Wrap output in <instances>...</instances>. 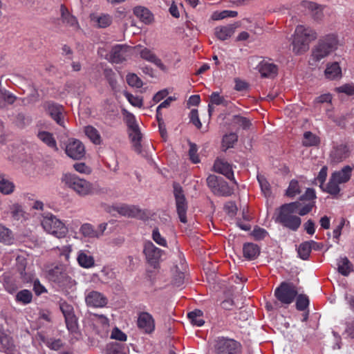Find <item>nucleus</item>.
Listing matches in <instances>:
<instances>
[{
    "label": "nucleus",
    "instance_id": "nucleus-1",
    "mask_svg": "<svg viewBox=\"0 0 354 354\" xmlns=\"http://www.w3.org/2000/svg\"><path fill=\"white\" fill-rule=\"evenodd\" d=\"M317 38L316 32L309 27L299 25L296 27L292 42V50L297 55L306 53L310 43Z\"/></svg>",
    "mask_w": 354,
    "mask_h": 354
},
{
    "label": "nucleus",
    "instance_id": "nucleus-2",
    "mask_svg": "<svg viewBox=\"0 0 354 354\" xmlns=\"http://www.w3.org/2000/svg\"><path fill=\"white\" fill-rule=\"evenodd\" d=\"M338 46V39L335 35H328L320 39L312 50L310 64H315L335 51Z\"/></svg>",
    "mask_w": 354,
    "mask_h": 354
},
{
    "label": "nucleus",
    "instance_id": "nucleus-3",
    "mask_svg": "<svg viewBox=\"0 0 354 354\" xmlns=\"http://www.w3.org/2000/svg\"><path fill=\"white\" fill-rule=\"evenodd\" d=\"M298 207V202L283 205L279 209L276 221L292 231L297 230L301 223V218L296 215Z\"/></svg>",
    "mask_w": 354,
    "mask_h": 354
},
{
    "label": "nucleus",
    "instance_id": "nucleus-4",
    "mask_svg": "<svg viewBox=\"0 0 354 354\" xmlns=\"http://www.w3.org/2000/svg\"><path fill=\"white\" fill-rule=\"evenodd\" d=\"M62 181L80 196H86L94 192L93 184L85 179L80 178L76 174H65L62 178Z\"/></svg>",
    "mask_w": 354,
    "mask_h": 354
},
{
    "label": "nucleus",
    "instance_id": "nucleus-5",
    "mask_svg": "<svg viewBox=\"0 0 354 354\" xmlns=\"http://www.w3.org/2000/svg\"><path fill=\"white\" fill-rule=\"evenodd\" d=\"M44 230L53 236L62 239L66 236L68 228L65 224L53 214H46L41 221Z\"/></svg>",
    "mask_w": 354,
    "mask_h": 354
},
{
    "label": "nucleus",
    "instance_id": "nucleus-6",
    "mask_svg": "<svg viewBox=\"0 0 354 354\" xmlns=\"http://www.w3.org/2000/svg\"><path fill=\"white\" fill-rule=\"evenodd\" d=\"M215 354H241L242 346L240 342L227 337H218L214 344Z\"/></svg>",
    "mask_w": 354,
    "mask_h": 354
},
{
    "label": "nucleus",
    "instance_id": "nucleus-7",
    "mask_svg": "<svg viewBox=\"0 0 354 354\" xmlns=\"http://www.w3.org/2000/svg\"><path fill=\"white\" fill-rule=\"evenodd\" d=\"M298 291L292 283L283 282L274 290V296L283 305H289L293 302Z\"/></svg>",
    "mask_w": 354,
    "mask_h": 354
},
{
    "label": "nucleus",
    "instance_id": "nucleus-8",
    "mask_svg": "<svg viewBox=\"0 0 354 354\" xmlns=\"http://www.w3.org/2000/svg\"><path fill=\"white\" fill-rule=\"evenodd\" d=\"M143 253L147 261L153 268H156L165 252L157 248L151 241H145L143 245Z\"/></svg>",
    "mask_w": 354,
    "mask_h": 354
},
{
    "label": "nucleus",
    "instance_id": "nucleus-9",
    "mask_svg": "<svg viewBox=\"0 0 354 354\" xmlns=\"http://www.w3.org/2000/svg\"><path fill=\"white\" fill-rule=\"evenodd\" d=\"M174 194L179 219L180 222L186 223L187 203L181 187L177 184L174 185Z\"/></svg>",
    "mask_w": 354,
    "mask_h": 354
},
{
    "label": "nucleus",
    "instance_id": "nucleus-10",
    "mask_svg": "<svg viewBox=\"0 0 354 354\" xmlns=\"http://www.w3.org/2000/svg\"><path fill=\"white\" fill-rule=\"evenodd\" d=\"M133 53V47L127 45H115L112 47L109 55L110 62L115 64L122 63Z\"/></svg>",
    "mask_w": 354,
    "mask_h": 354
},
{
    "label": "nucleus",
    "instance_id": "nucleus-11",
    "mask_svg": "<svg viewBox=\"0 0 354 354\" xmlns=\"http://www.w3.org/2000/svg\"><path fill=\"white\" fill-rule=\"evenodd\" d=\"M134 50L139 53L141 58L149 62L153 63L160 70L162 71H167L168 68L166 65L163 64L162 60L151 49L145 47L142 48L140 46H136L133 47V51Z\"/></svg>",
    "mask_w": 354,
    "mask_h": 354
},
{
    "label": "nucleus",
    "instance_id": "nucleus-12",
    "mask_svg": "<svg viewBox=\"0 0 354 354\" xmlns=\"http://www.w3.org/2000/svg\"><path fill=\"white\" fill-rule=\"evenodd\" d=\"M85 302L87 306L103 308L106 306L108 299L102 293L95 290H87L85 292Z\"/></svg>",
    "mask_w": 354,
    "mask_h": 354
},
{
    "label": "nucleus",
    "instance_id": "nucleus-13",
    "mask_svg": "<svg viewBox=\"0 0 354 354\" xmlns=\"http://www.w3.org/2000/svg\"><path fill=\"white\" fill-rule=\"evenodd\" d=\"M65 151L68 156L75 160L81 159L85 154L84 145L76 139L68 140Z\"/></svg>",
    "mask_w": 354,
    "mask_h": 354
},
{
    "label": "nucleus",
    "instance_id": "nucleus-14",
    "mask_svg": "<svg viewBox=\"0 0 354 354\" xmlns=\"http://www.w3.org/2000/svg\"><path fill=\"white\" fill-rule=\"evenodd\" d=\"M107 224L105 223L100 224L97 229L89 223H84L80 227L81 234L86 238H99L104 234L106 229Z\"/></svg>",
    "mask_w": 354,
    "mask_h": 354
},
{
    "label": "nucleus",
    "instance_id": "nucleus-15",
    "mask_svg": "<svg viewBox=\"0 0 354 354\" xmlns=\"http://www.w3.org/2000/svg\"><path fill=\"white\" fill-rule=\"evenodd\" d=\"M90 319L93 322V324L98 334L101 336H104L107 334L109 328V321L106 316L103 315L91 314Z\"/></svg>",
    "mask_w": 354,
    "mask_h": 354
},
{
    "label": "nucleus",
    "instance_id": "nucleus-16",
    "mask_svg": "<svg viewBox=\"0 0 354 354\" xmlns=\"http://www.w3.org/2000/svg\"><path fill=\"white\" fill-rule=\"evenodd\" d=\"M60 17L62 23L73 31L80 29L79 23L75 16L71 14L68 8L64 6H60Z\"/></svg>",
    "mask_w": 354,
    "mask_h": 354
},
{
    "label": "nucleus",
    "instance_id": "nucleus-17",
    "mask_svg": "<svg viewBox=\"0 0 354 354\" xmlns=\"http://www.w3.org/2000/svg\"><path fill=\"white\" fill-rule=\"evenodd\" d=\"M43 108L60 126H64L62 106L52 102H46L43 104Z\"/></svg>",
    "mask_w": 354,
    "mask_h": 354
},
{
    "label": "nucleus",
    "instance_id": "nucleus-18",
    "mask_svg": "<svg viewBox=\"0 0 354 354\" xmlns=\"http://www.w3.org/2000/svg\"><path fill=\"white\" fill-rule=\"evenodd\" d=\"M138 326L145 333H151L155 329V322L151 314L140 313L138 318Z\"/></svg>",
    "mask_w": 354,
    "mask_h": 354
},
{
    "label": "nucleus",
    "instance_id": "nucleus-19",
    "mask_svg": "<svg viewBox=\"0 0 354 354\" xmlns=\"http://www.w3.org/2000/svg\"><path fill=\"white\" fill-rule=\"evenodd\" d=\"M257 68L263 77L272 78L278 73L277 66L270 60H262L257 66Z\"/></svg>",
    "mask_w": 354,
    "mask_h": 354
},
{
    "label": "nucleus",
    "instance_id": "nucleus-20",
    "mask_svg": "<svg viewBox=\"0 0 354 354\" xmlns=\"http://www.w3.org/2000/svg\"><path fill=\"white\" fill-rule=\"evenodd\" d=\"M53 280L66 291H73L75 289L76 281L66 273L60 272L59 275H53Z\"/></svg>",
    "mask_w": 354,
    "mask_h": 354
},
{
    "label": "nucleus",
    "instance_id": "nucleus-21",
    "mask_svg": "<svg viewBox=\"0 0 354 354\" xmlns=\"http://www.w3.org/2000/svg\"><path fill=\"white\" fill-rule=\"evenodd\" d=\"M214 169L216 172L224 175L228 179L232 180L235 184L236 182L234 178V173L232 166L223 160L218 159L214 164Z\"/></svg>",
    "mask_w": 354,
    "mask_h": 354
},
{
    "label": "nucleus",
    "instance_id": "nucleus-22",
    "mask_svg": "<svg viewBox=\"0 0 354 354\" xmlns=\"http://www.w3.org/2000/svg\"><path fill=\"white\" fill-rule=\"evenodd\" d=\"M115 209L121 215L127 217H140L142 216L141 210L135 205L126 204L118 205L115 207Z\"/></svg>",
    "mask_w": 354,
    "mask_h": 354
},
{
    "label": "nucleus",
    "instance_id": "nucleus-23",
    "mask_svg": "<svg viewBox=\"0 0 354 354\" xmlns=\"http://www.w3.org/2000/svg\"><path fill=\"white\" fill-rule=\"evenodd\" d=\"M349 156L348 149L346 145H338L330 153V158L335 162H339Z\"/></svg>",
    "mask_w": 354,
    "mask_h": 354
},
{
    "label": "nucleus",
    "instance_id": "nucleus-24",
    "mask_svg": "<svg viewBox=\"0 0 354 354\" xmlns=\"http://www.w3.org/2000/svg\"><path fill=\"white\" fill-rule=\"evenodd\" d=\"M353 167L349 165L344 166L341 170L335 171L332 176L335 180H337L340 184L348 182L351 176Z\"/></svg>",
    "mask_w": 354,
    "mask_h": 354
},
{
    "label": "nucleus",
    "instance_id": "nucleus-25",
    "mask_svg": "<svg viewBox=\"0 0 354 354\" xmlns=\"http://www.w3.org/2000/svg\"><path fill=\"white\" fill-rule=\"evenodd\" d=\"M243 257L248 260L255 259L260 254L259 247L252 243H247L243 247Z\"/></svg>",
    "mask_w": 354,
    "mask_h": 354
},
{
    "label": "nucleus",
    "instance_id": "nucleus-26",
    "mask_svg": "<svg viewBox=\"0 0 354 354\" xmlns=\"http://www.w3.org/2000/svg\"><path fill=\"white\" fill-rule=\"evenodd\" d=\"M77 260L80 266L85 268H91L95 263L93 257L88 252L84 250H80L78 252Z\"/></svg>",
    "mask_w": 354,
    "mask_h": 354
},
{
    "label": "nucleus",
    "instance_id": "nucleus-27",
    "mask_svg": "<svg viewBox=\"0 0 354 354\" xmlns=\"http://www.w3.org/2000/svg\"><path fill=\"white\" fill-rule=\"evenodd\" d=\"M15 184L4 174L0 173V192L9 195L15 191Z\"/></svg>",
    "mask_w": 354,
    "mask_h": 354
},
{
    "label": "nucleus",
    "instance_id": "nucleus-28",
    "mask_svg": "<svg viewBox=\"0 0 354 354\" xmlns=\"http://www.w3.org/2000/svg\"><path fill=\"white\" fill-rule=\"evenodd\" d=\"M325 75L327 79L336 80L342 77V69L337 62H333L327 65L325 70Z\"/></svg>",
    "mask_w": 354,
    "mask_h": 354
},
{
    "label": "nucleus",
    "instance_id": "nucleus-29",
    "mask_svg": "<svg viewBox=\"0 0 354 354\" xmlns=\"http://www.w3.org/2000/svg\"><path fill=\"white\" fill-rule=\"evenodd\" d=\"M129 137L133 143L134 149L138 153H140L141 151L140 140L142 138V135H141L139 127L130 129H129Z\"/></svg>",
    "mask_w": 354,
    "mask_h": 354
},
{
    "label": "nucleus",
    "instance_id": "nucleus-30",
    "mask_svg": "<svg viewBox=\"0 0 354 354\" xmlns=\"http://www.w3.org/2000/svg\"><path fill=\"white\" fill-rule=\"evenodd\" d=\"M135 15L145 24H149L153 20V15L146 8L142 6L136 7L133 10Z\"/></svg>",
    "mask_w": 354,
    "mask_h": 354
},
{
    "label": "nucleus",
    "instance_id": "nucleus-31",
    "mask_svg": "<svg viewBox=\"0 0 354 354\" xmlns=\"http://www.w3.org/2000/svg\"><path fill=\"white\" fill-rule=\"evenodd\" d=\"M314 245H317V243L314 241H306L301 243L297 250L299 257L304 260H306L309 257L311 250Z\"/></svg>",
    "mask_w": 354,
    "mask_h": 354
},
{
    "label": "nucleus",
    "instance_id": "nucleus-32",
    "mask_svg": "<svg viewBox=\"0 0 354 354\" xmlns=\"http://www.w3.org/2000/svg\"><path fill=\"white\" fill-rule=\"evenodd\" d=\"M234 29L232 25L219 26L215 28V35L221 40L227 39L234 34Z\"/></svg>",
    "mask_w": 354,
    "mask_h": 354
},
{
    "label": "nucleus",
    "instance_id": "nucleus-33",
    "mask_svg": "<svg viewBox=\"0 0 354 354\" xmlns=\"http://www.w3.org/2000/svg\"><path fill=\"white\" fill-rule=\"evenodd\" d=\"M91 19L99 28L108 27L112 22V17L108 14L93 15Z\"/></svg>",
    "mask_w": 354,
    "mask_h": 354
},
{
    "label": "nucleus",
    "instance_id": "nucleus-34",
    "mask_svg": "<svg viewBox=\"0 0 354 354\" xmlns=\"http://www.w3.org/2000/svg\"><path fill=\"white\" fill-rule=\"evenodd\" d=\"M84 133L88 139L95 145H100L102 142L100 134L98 131L92 126L84 127Z\"/></svg>",
    "mask_w": 354,
    "mask_h": 354
},
{
    "label": "nucleus",
    "instance_id": "nucleus-35",
    "mask_svg": "<svg viewBox=\"0 0 354 354\" xmlns=\"http://www.w3.org/2000/svg\"><path fill=\"white\" fill-rule=\"evenodd\" d=\"M106 354H127V348L122 344L112 342L106 345Z\"/></svg>",
    "mask_w": 354,
    "mask_h": 354
},
{
    "label": "nucleus",
    "instance_id": "nucleus-36",
    "mask_svg": "<svg viewBox=\"0 0 354 354\" xmlns=\"http://www.w3.org/2000/svg\"><path fill=\"white\" fill-rule=\"evenodd\" d=\"M14 238L11 230L0 224V241L6 245H11Z\"/></svg>",
    "mask_w": 354,
    "mask_h": 354
},
{
    "label": "nucleus",
    "instance_id": "nucleus-37",
    "mask_svg": "<svg viewBox=\"0 0 354 354\" xmlns=\"http://www.w3.org/2000/svg\"><path fill=\"white\" fill-rule=\"evenodd\" d=\"M39 139L47 145L48 147L57 149L56 141L53 137V135L47 131H40L37 135Z\"/></svg>",
    "mask_w": 354,
    "mask_h": 354
},
{
    "label": "nucleus",
    "instance_id": "nucleus-38",
    "mask_svg": "<svg viewBox=\"0 0 354 354\" xmlns=\"http://www.w3.org/2000/svg\"><path fill=\"white\" fill-rule=\"evenodd\" d=\"M337 269L339 272L344 276H347L351 272V264L346 257L340 258L338 260Z\"/></svg>",
    "mask_w": 354,
    "mask_h": 354
},
{
    "label": "nucleus",
    "instance_id": "nucleus-39",
    "mask_svg": "<svg viewBox=\"0 0 354 354\" xmlns=\"http://www.w3.org/2000/svg\"><path fill=\"white\" fill-rule=\"evenodd\" d=\"M188 318L191 323L196 326H201L204 324L205 322L203 319V313L200 310H195L188 313Z\"/></svg>",
    "mask_w": 354,
    "mask_h": 354
},
{
    "label": "nucleus",
    "instance_id": "nucleus-40",
    "mask_svg": "<svg viewBox=\"0 0 354 354\" xmlns=\"http://www.w3.org/2000/svg\"><path fill=\"white\" fill-rule=\"evenodd\" d=\"M32 294L28 290H22L18 292L15 296L17 302L24 305L28 304L32 301Z\"/></svg>",
    "mask_w": 354,
    "mask_h": 354
},
{
    "label": "nucleus",
    "instance_id": "nucleus-41",
    "mask_svg": "<svg viewBox=\"0 0 354 354\" xmlns=\"http://www.w3.org/2000/svg\"><path fill=\"white\" fill-rule=\"evenodd\" d=\"M302 142L306 147L316 146L319 143V138L310 131H306L304 134Z\"/></svg>",
    "mask_w": 354,
    "mask_h": 354
},
{
    "label": "nucleus",
    "instance_id": "nucleus-42",
    "mask_svg": "<svg viewBox=\"0 0 354 354\" xmlns=\"http://www.w3.org/2000/svg\"><path fill=\"white\" fill-rule=\"evenodd\" d=\"M232 192V189L227 185V183L221 180L214 194L218 196H230Z\"/></svg>",
    "mask_w": 354,
    "mask_h": 354
},
{
    "label": "nucleus",
    "instance_id": "nucleus-43",
    "mask_svg": "<svg viewBox=\"0 0 354 354\" xmlns=\"http://www.w3.org/2000/svg\"><path fill=\"white\" fill-rule=\"evenodd\" d=\"M65 318V322L68 331L72 334L78 333L77 319L75 315L68 316Z\"/></svg>",
    "mask_w": 354,
    "mask_h": 354
},
{
    "label": "nucleus",
    "instance_id": "nucleus-44",
    "mask_svg": "<svg viewBox=\"0 0 354 354\" xmlns=\"http://www.w3.org/2000/svg\"><path fill=\"white\" fill-rule=\"evenodd\" d=\"M10 213L14 219L19 221L25 218V212L21 205L15 203L10 207Z\"/></svg>",
    "mask_w": 354,
    "mask_h": 354
},
{
    "label": "nucleus",
    "instance_id": "nucleus-45",
    "mask_svg": "<svg viewBox=\"0 0 354 354\" xmlns=\"http://www.w3.org/2000/svg\"><path fill=\"white\" fill-rule=\"evenodd\" d=\"M301 193V187L298 181L292 180L290 181L288 189H286V194L290 198L295 197L296 195Z\"/></svg>",
    "mask_w": 354,
    "mask_h": 354
},
{
    "label": "nucleus",
    "instance_id": "nucleus-46",
    "mask_svg": "<svg viewBox=\"0 0 354 354\" xmlns=\"http://www.w3.org/2000/svg\"><path fill=\"white\" fill-rule=\"evenodd\" d=\"M232 123L242 127L243 129H248L251 125V122L248 118L239 115L233 116Z\"/></svg>",
    "mask_w": 354,
    "mask_h": 354
},
{
    "label": "nucleus",
    "instance_id": "nucleus-47",
    "mask_svg": "<svg viewBox=\"0 0 354 354\" xmlns=\"http://www.w3.org/2000/svg\"><path fill=\"white\" fill-rule=\"evenodd\" d=\"M237 16V12L233 10H223L221 12H214L211 18L213 20H220L227 17H235Z\"/></svg>",
    "mask_w": 354,
    "mask_h": 354
},
{
    "label": "nucleus",
    "instance_id": "nucleus-48",
    "mask_svg": "<svg viewBox=\"0 0 354 354\" xmlns=\"http://www.w3.org/2000/svg\"><path fill=\"white\" fill-rule=\"evenodd\" d=\"M124 95L128 102L133 106L141 108L143 105V99L140 96H135L127 91L124 92Z\"/></svg>",
    "mask_w": 354,
    "mask_h": 354
},
{
    "label": "nucleus",
    "instance_id": "nucleus-49",
    "mask_svg": "<svg viewBox=\"0 0 354 354\" xmlns=\"http://www.w3.org/2000/svg\"><path fill=\"white\" fill-rule=\"evenodd\" d=\"M15 100L16 97L12 93L7 91L0 92V108L3 107L6 104H13Z\"/></svg>",
    "mask_w": 354,
    "mask_h": 354
},
{
    "label": "nucleus",
    "instance_id": "nucleus-50",
    "mask_svg": "<svg viewBox=\"0 0 354 354\" xmlns=\"http://www.w3.org/2000/svg\"><path fill=\"white\" fill-rule=\"evenodd\" d=\"M238 136L235 133H230L223 136V146L226 149L231 148L236 142Z\"/></svg>",
    "mask_w": 354,
    "mask_h": 354
},
{
    "label": "nucleus",
    "instance_id": "nucleus-51",
    "mask_svg": "<svg viewBox=\"0 0 354 354\" xmlns=\"http://www.w3.org/2000/svg\"><path fill=\"white\" fill-rule=\"evenodd\" d=\"M126 80L127 84L131 87L141 88L142 86V80L135 73L128 74Z\"/></svg>",
    "mask_w": 354,
    "mask_h": 354
},
{
    "label": "nucleus",
    "instance_id": "nucleus-52",
    "mask_svg": "<svg viewBox=\"0 0 354 354\" xmlns=\"http://www.w3.org/2000/svg\"><path fill=\"white\" fill-rule=\"evenodd\" d=\"M309 305V299L306 295H298L296 301V308L298 310H305Z\"/></svg>",
    "mask_w": 354,
    "mask_h": 354
},
{
    "label": "nucleus",
    "instance_id": "nucleus-53",
    "mask_svg": "<svg viewBox=\"0 0 354 354\" xmlns=\"http://www.w3.org/2000/svg\"><path fill=\"white\" fill-rule=\"evenodd\" d=\"M122 113L129 129L138 127L133 114L126 110H123Z\"/></svg>",
    "mask_w": 354,
    "mask_h": 354
},
{
    "label": "nucleus",
    "instance_id": "nucleus-54",
    "mask_svg": "<svg viewBox=\"0 0 354 354\" xmlns=\"http://www.w3.org/2000/svg\"><path fill=\"white\" fill-rule=\"evenodd\" d=\"M340 183L337 180H335L333 177L331 176L330 180L326 187V191L330 194L337 195L340 191L339 185Z\"/></svg>",
    "mask_w": 354,
    "mask_h": 354
},
{
    "label": "nucleus",
    "instance_id": "nucleus-55",
    "mask_svg": "<svg viewBox=\"0 0 354 354\" xmlns=\"http://www.w3.org/2000/svg\"><path fill=\"white\" fill-rule=\"evenodd\" d=\"M152 239L162 247H167V240L160 234L158 229L155 228L152 232Z\"/></svg>",
    "mask_w": 354,
    "mask_h": 354
},
{
    "label": "nucleus",
    "instance_id": "nucleus-56",
    "mask_svg": "<svg viewBox=\"0 0 354 354\" xmlns=\"http://www.w3.org/2000/svg\"><path fill=\"white\" fill-rule=\"evenodd\" d=\"M258 181L259 183L261 191L266 196H270V185L267 180L263 176H257Z\"/></svg>",
    "mask_w": 354,
    "mask_h": 354
},
{
    "label": "nucleus",
    "instance_id": "nucleus-57",
    "mask_svg": "<svg viewBox=\"0 0 354 354\" xmlns=\"http://www.w3.org/2000/svg\"><path fill=\"white\" fill-rule=\"evenodd\" d=\"M222 179L218 178L215 175H209L207 178V183L208 187L211 189L212 192L214 193L216 188L218 187L219 183Z\"/></svg>",
    "mask_w": 354,
    "mask_h": 354
},
{
    "label": "nucleus",
    "instance_id": "nucleus-58",
    "mask_svg": "<svg viewBox=\"0 0 354 354\" xmlns=\"http://www.w3.org/2000/svg\"><path fill=\"white\" fill-rule=\"evenodd\" d=\"M197 147L195 144H189V156L192 162L196 164L200 162L199 157L197 154Z\"/></svg>",
    "mask_w": 354,
    "mask_h": 354
},
{
    "label": "nucleus",
    "instance_id": "nucleus-59",
    "mask_svg": "<svg viewBox=\"0 0 354 354\" xmlns=\"http://www.w3.org/2000/svg\"><path fill=\"white\" fill-rule=\"evenodd\" d=\"M111 338L116 340L124 342L127 340V335L120 330L118 328H115L111 335Z\"/></svg>",
    "mask_w": 354,
    "mask_h": 354
},
{
    "label": "nucleus",
    "instance_id": "nucleus-60",
    "mask_svg": "<svg viewBox=\"0 0 354 354\" xmlns=\"http://www.w3.org/2000/svg\"><path fill=\"white\" fill-rule=\"evenodd\" d=\"M60 310L64 317L75 315L73 306L66 302H62L60 304Z\"/></svg>",
    "mask_w": 354,
    "mask_h": 354
},
{
    "label": "nucleus",
    "instance_id": "nucleus-61",
    "mask_svg": "<svg viewBox=\"0 0 354 354\" xmlns=\"http://www.w3.org/2000/svg\"><path fill=\"white\" fill-rule=\"evenodd\" d=\"M337 91L339 93H344L349 95H354V84H346L338 88H337Z\"/></svg>",
    "mask_w": 354,
    "mask_h": 354
},
{
    "label": "nucleus",
    "instance_id": "nucleus-62",
    "mask_svg": "<svg viewBox=\"0 0 354 354\" xmlns=\"http://www.w3.org/2000/svg\"><path fill=\"white\" fill-rule=\"evenodd\" d=\"M189 118L191 122L194 124L198 129H201L202 127V124L200 121L198 117V113L196 109H192L189 113Z\"/></svg>",
    "mask_w": 354,
    "mask_h": 354
},
{
    "label": "nucleus",
    "instance_id": "nucleus-63",
    "mask_svg": "<svg viewBox=\"0 0 354 354\" xmlns=\"http://www.w3.org/2000/svg\"><path fill=\"white\" fill-rule=\"evenodd\" d=\"M327 170L328 169L326 167H323L319 172L317 177L315 178V183H319L320 187L322 186L326 179Z\"/></svg>",
    "mask_w": 354,
    "mask_h": 354
},
{
    "label": "nucleus",
    "instance_id": "nucleus-64",
    "mask_svg": "<svg viewBox=\"0 0 354 354\" xmlns=\"http://www.w3.org/2000/svg\"><path fill=\"white\" fill-rule=\"evenodd\" d=\"M104 73H105V76L106 77V78L109 81L110 86H111V88L113 89H115L116 88L117 81L115 78L114 73L113 72V71L111 69H109V70L106 69L104 71Z\"/></svg>",
    "mask_w": 354,
    "mask_h": 354
}]
</instances>
